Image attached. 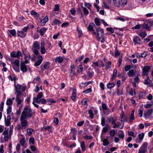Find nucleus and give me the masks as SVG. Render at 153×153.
I'll return each mask as SVG.
<instances>
[{
    "label": "nucleus",
    "mask_w": 153,
    "mask_h": 153,
    "mask_svg": "<svg viewBox=\"0 0 153 153\" xmlns=\"http://www.w3.org/2000/svg\"><path fill=\"white\" fill-rule=\"evenodd\" d=\"M34 114V111L29 108V107L27 106L24 108L21 116L27 119L28 117H31Z\"/></svg>",
    "instance_id": "f257e3e1"
},
{
    "label": "nucleus",
    "mask_w": 153,
    "mask_h": 153,
    "mask_svg": "<svg viewBox=\"0 0 153 153\" xmlns=\"http://www.w3.org/2000/svg\"><path fill=\"white\" fill-rule=\"evenodd\" d=\"M113 3L115 6L117 7H123L126 5L127 3H125L124 0H113Z\"/></svg>",
    "instance_id": "f03ea898"
},
{
    "label": "nucleus",
    "mask_w": 153,
    "mask_h": 153,
    "mask_svg": "<svg viewBox=\"0 0 153 153\" xmlns=\"http://www.w3.org/2000/svg\"><path fill=\"white\" fill-rule=\"evenodd\" d=\"M153 25V21L147 20L143 25V28L147 30H150V27Z\"/></svg>",
    "instance_id": "7ed1b4c3"
},
{
    "label": "nucleus",
    "mask_w": 153,
    "mask_h": 153,
    "mask_svg": "<svg viewBox=\"0 0 153 153\" xmlns=\"http://www.w3.org/2000/svg\"><path fill=\"white\" fill-rule=\"evenodd\" d=\"M147 146L148 143L147 142L144 143L139 149L138 153H146L147 151Z\"/></svg>",
    "instance_id": "20e7f679"
},
{
    "label": "nucleus",
    "mask_w": 153,
    "mask_h": 153,
    "mask_svg": "<svg viewBox=\"0 0 153 153\" xmlns=\"http://www.w3.org/2000/svg\"><path fill=\"white\" fill-rule=\"evenodd\" d=\"M27 119L26 118L21 116L20 118V121L21 124L23 128L25 129L28 126L27 122L26 120Z\"/></svg>",
    "instance_id": "39448f33"
},
{
    "label": "nucleus",
    "mask_w": 153,
    "mask_h": 153,
    "mask_svg": "<svg viewBox=\"0 0 153 153\" xmlns=\"http://www.w3.org/2000/svg\"><path fill=\"white\" fill-rule=\"evenodd\" d=\"M96 31L97 34V39L98 40H100L104 35L103 30L100 27H98L97 28Z\"/></svg>",
    "instance_id": "423d86ee"
},
{
    "label": "nucleus",
    "mask_w": 153,
    "mask_h": 153,
    "mask_svg": "<svg viewBox=\"0 0 153 153\" xmlns=\"http://www.w3.org/2000/svg\"><path fill=\"white\" fill-rule=\"evenodd\" d=\"M102 111L105 114L108 115L110 112H111V111L108 108L107 106L105 103L102 102Z\"/></svg>",
    "instance_id": "0eeeda50"
},
{
    "label": "nucleus",
    "mask_w": 153,
    "mask_h": 153,
    "mask_svg": "<svg viewBox=\"0 0 153 153\" xmlns=\"http://www.w3.org/2000/svg\"><path fill=\"white\" fill-rule=\"evenodd\" d=\"M22 53L20 51H18L17 52H12L10 53V56L11 57L19 58L22 56Z\"/></svg>",
    "instance_id": "6e6552de"
},
{
    "label": "nucleus",
    "mask_w": 153,
    "mask_h": 153,
    "mask_svg": "<svg viewBox=\"0 0 153 153\" xmlns=\"http://www.w3.org/2000/svg\"><path fill=\"white\" fill-rule=\"evenodd\" d=\"M150 67L149 66H145L142 69V73L144 76L148 75L150 69Z\"/></svg>",
    "instance_id": "1a4fd4ad"
},
{
    "label": "nucleus",
    "mask_w": 153,
    "mask_h": 153,
    "mask_svg": "<svg viewBox=\"0 0 153 153\" xmlns=\"http://www.w3.org/2000/svg\"><path fill=\"white\" fill-rule=\"evenodd\" d=\"M153 112V109H149L147 112H145L143 114L144 118L146 119L149 118L151 117L150 115L152 114Z\"/></svg>",
    "instance_id": "9d476101"
},
{
    "label": "nucleus",
    "mask_w": 153,
    "mask_h": 153,
    "mask_svg": "<svg viewBox=\"0 0 153 153\" xmlns=\"http://www.w3.org/2000/svg\"><path fill=\"white\" fill-rule=\"evenodd\" d=\"M37 59L38 60L36 62L34 65L35 66L39 65L43 60V58L42 55L38 56L37 57Z\"/></svg>",
    "instance_id": "9b49d317"
},
{
    "label": "nucleus",
    "mask_w": 153,
    "mask_h": 153,
    "mask_svg": "<svg viewBox=\"0 0 153 153\" xmlns=\"http://www.w3.org/2000/svg\"><path fill=\"white\" fill-rule=\"evenodd\" d=\"M15 85V89L16 93V95L21 94L22 92L20 90L22 88V86L19 84H17L16 85V84Z\"/></svg>",
    "instance_id": "f8f14e48"
},
{
    "label": "nucleus",
    "mask_w": 153,
    "mask_h": 153,
    "mask_svg": "<svg viewBox=\"0 0 153 153\" xmlns=\"http://www.w3.org/2000/svg\"><path fill=\"white\" fill-rule=\"evenodd\" d=\"M2 135H4V138L5 141H7L8 139H9L10 137V136H8V129L5 130L2 133Z\"/></svg>",
    "instance_id": "ddd939ff"
},
{
    "label": "nucleus",
    "mask_w": 153,
    "mask_h": 153,
    "mask_svg": "<svg viewBox=\"0 0 153 153\" xmlns=\"http://www.w3.org/2000/svg\"><path fill=\"white\" fill-rule=\"evenodd\" d=\"M124 124L120 123L119 122L117 121L115 124L113 126L114 128H118L120 129H122L123 127Z\"/></svg>",
    "instance_id": "4468645a"
},
{
    "label": "nucleus",
    "mask_w": 153,
    "mask_h": 153,
    "mask_svg": "<svg viewBox=\"0 0 153 153\" xmlns=\"http://www.w3.org/2000/svg\"><path fill=\"white\" fill-rule=\"evenodd\" d=\"M133 41L135 45L137 44H140L142 42L140 39L137 36H134Z\"/></svg>",
    "instance_id": "2eb2a0df"
},
{
    "label": "nucleus",
    "mask_w": 153,
    "mask_h": 153,
    "mask_svg": "<svg viewBox=\"0 0 153 153\" xmlns=\"http://www.w3.org/2000/svg\"><path fill=\"white\" fill-rule=\"evenodd\" d=\"M20 69L23 73L27 71V67L24 62L21 63L20 65Z\"/></svg>",
    "instance_id": "dca6fc26"
},
{
    "label": "nucleus",
    "mask_w": 153,
    "mask_h": 153,
    "mask_svg": "<svg viewBox=\"0 0 153 153\" xmlns=\"http://www.w3.org/2000/svg\"><path fill=\"white\" fill-rule=\"evenodd\" d=\"M21 94L16 95V97L15 99V100L17 102V105H20L22 102V100H21Z\"/></svg>",
    "instance_id": "f3484780"
},
{
    "label": "nucleus",
    "mask_w": 153,
    "mask_h": 153,
    "mask_svg": "<svg viewBox=\"0 0 153 153\" xmlns=\"http://www.w3.org/2000/svg\"><path fill=\"white\" fill-rule=\"evenodd\" d=\"M18 36L21 38H24L25 37L26 33H24L22 31H18L17 32Z\"/></svg>",
    "instance_id": "a211bd4d"
},
{
    "label": "nucleus",
    "mask_w": 153,
    "mask_h": 153,
    "mask_svg": "<svg viewBox=\"0 0 153 153\" xmlns=\"http://www.w3.org/2000/svg\"><path fill=\"white\" fill-rule=\"evenodd\" d=\"M11 118L10 115H9L7 116V119L5 117V123L6 126H9L10 125V121Z\"/></svg>",
    "instance_id": "6ab92c4d"
},
{
    "label": "nucleus",
    "mask_w": 153,
    "mask_h": 153,
    "mask_svg": "<svg viewBox=\"0 0 153 153\" xmlns=\"http://www.w3.org/2000/svg\"><path fill=\"white\" fill-rule=\"evenodd\" d=\"M73 93L71 96V98L73 100H74L76 98V90L75 89L73 88Z\"/></svg>",
    "instance_id": "aec40b11"
},
{
    "label": "nucleus",
    "mask_w": 153,
    "mask_h": 153,
    "mask_svg": "<svg viewBox=\"0 0 153 153\" xmlns=\"http://www.w3.org/2000/svg\"><path fill=\"white\" fill-rule=\"evenodd\" d=\"M111 128L110 126L108 124H106V126L104 127L102 129V133H105Z\"/></svg>",
    "instance_id": "412c9836"
},
{
    "label": "nucleus",
    "mask_w": 153,
    "mask_h": 153,
    "mask_svg": "<svg viewBox=\"0 0 153 153\" xmlns=\"http://www.w3.org/2000/svg\"><path fill=\"white\" fill-rule=\"evenodd\" d=\"M116 120L114 119L113 117L111 116L108 118V121L109 123H111V124H115L116 123Z\"/></svg>",
    "instance_id": "4be33fe9"
},
{
    "label": "nucleus",
    "mask_w": 153,
    "mask_h": 153,
    "mask_svg": "<svg viewBox=\"0 0 153 153\" xmlns=\"http://www.w3.org/2000/svg\"><path fill=\"white\" fill-rule=\"evenodd\" d=\"M47 30V28H45V27H42L41 29H40L39 31H37L38 32H39L40 33V35L41 36H43L46 32Z\"/></svg>",
    "instance_id": "5701e85b"
},
{
    "label": "nucleus",
    "mask_w": 153,
    "mask_h": 153,
    "mask_svg": "<svg viewBox=\"0 0 153 153\" xmlns=\"http://www.w3.org/2000/svg\"><path fill=\"white\" fill-rule=\"evenodd\" d=\"M48 17L46 16L42 19L41 20V22L42 23V25H45V23L48 21Z\"/></svg>",
    "instance_id": "b1692460"
},
{
    "label": "nucleus",
    "mask_w": 153,
    "mask_h": 153,
    "mask_svg": "<svg viewBox=\"0 0 153 153\" xmlns=\"http://www.w3.org/2000/svg\"><path fill=\"white\" fill-rule=\"evenodd\" d=\"M39 43L37 41H35L33 43V47L36 49H39L40 48Z\"/></svg>",
    "instance_id": "393cba45"
},
{
    "label": "nucleus",
    "mask_w": 153,
    "mask_h": 153,
    "mask_svg": "<svg viewBox=\"0 0 153 153\" xmlns=\"http://www.w3.org/2000/svg\"><path fill=\"white\" fill-rule=\"evenodd\" d=\"M20 143L21 145L23 147H25V144L26 142L25 139V137L24 135H23V137H22L20 140Z\"/></svg>",
    "instance_id": "a878e982"
},
{
    "label": "nucleus",
    "mask_w": 153,
    "mask_h": 153,
    "mask_svg": "<svg viewBox=\"0 0 153 153\" xmlns=\"http://www.w3.org/2000/svg\"><path fill=\"white\" fill-rule=\"evenodd\" d=\"M115 85V83L109 82L107 84V87L108 89H110L114 87Z\"/></svg>",
    "instance_id": "bb28decb"
},
{
    "label": "nucleus",
    "mask_w": 153,
    "mask_h": 153,
    "mask_svg": "<svg viewBox=\"0 0 153 153\" xmlns=\"http://www.w3.org/2000/svg\"><path fill=\"white\" fill-rule=\"evenodd\" d=\"M27 134L28 136H30V135L33 134L34 133V130L31 128H28L27 129Z\"/></svg>",
    "instance_id": "cd10ccee"
},
{
    "label": "nucleus",
    "mask_w": 153,
    "mask_h": 153,
    "mask_svg": "<svg viewBox=\"0 0 153 153\" xmlns=\"http://www.w3.org/2000/svg\"><path fill=\"white\" fill-rule=\"evenodd\" d=\"M50 63L49 62H46L45 64L44 65L43 68L42 67V65L41 66V69L42 70H44L45 69H46L47 68H49V67H48V66L50 65Z\"/></svg>",
    "instance_id": "c85d7f7f"
},
{
    "label": "nucleus",
    "mask_w": 153,
    "mask_h": 153,
    "mask_svg": "<svg viewBox=\"0 0 153 153\" xmlns=\"http://www.w3.org/2000/svg\"><path fill=\"white\" fill-rule=\"evenodd\" d=\"M13 101L10 98H8L7 100L6 104L7 105L10 106L12 105Z\"/></svg>",
    "instance_id": "c756f323"
},
{
    "label": "nucleus",
    "mask_w": 153,
    "mask_h": 153,
    "mask_svg": "<svg viewBox=\"0 0 153 153\" xmlns=\"http://www.w3.org/2000/svg\"><path fill=\"white\" fill-rule=\"evenodd\" d=\"M8 32L13 36L15 37L16 35V31L15 30H9Z\"/></svg>",
    "instance_id": "7c9ffc66"
},
{
    "label": "nucleus",
    "mask_w": 153,
    "mask_h": 153,
    "mask_svg": "<svg viewBox=\"0 0 153 153\" xmlns=\"http://www.w3.org/2000/svg\"><path fill=\"white\" fill-rule=\"evenodd\" d=\"M149 102H147L146 105H145L144 107L146 108H149L151 107L152 105H153V101H152L149 103Z\"/></svg>",
    "instance_id": "2f4dec72"
},
{
    "label": "nucleus",
    "mask_w": 153,
    "mask_h": 153,
    "mask_svg": "<svg viewBox=\"0 0 153 153\" xmlns=\"http://www.w3.org/2000/svg\"><path fill=\"white\" fill-rule=\"evenodd\" d=\"M30 14L31 15H33L36 17L38 18L39 16V14L34 10H33L31 11Z\"/></svg>",
    "instance_id": "473e14b6"
},
{
    "label": "nucleus",
    "mask_w": 153,
    "mask_h": 153,
    "mask_svg": "<svg viewBox=\"0 0 153 153\" xmlns=\"http://www.w3.org/2000/svg\"><path fill=\"white\" fill-rule=\"evenodd\" d=\"M149 79V77L148 76V78L145 80L144 82V84L146 85H149V87L152 86V83L151 82L150 83V82L148 81V79Z\"/></svg>",
    "instance_id": "72a5a7b5"
},
{
    "label": "nucleus",
    "mask_w": 153,
    "mask_h": 153,
    "mask_svg": "<svg viewBox=\"0 0 153 153\" xmlns=\"http://www.w3.org/2000/svg\"><path fill=\"white\" fill-rule=\"evenodd\" d=\"M117 71L116 69H115L113 71V76L112 77V80H114L116 78L117 76Z\"/></svg>",
    "instance_id": "f704fd0d"
},
{
    "label": "nucleus",
    "mask_w": 153,
    "mask_h": 153,
    "mask_svg": "<svg viewBox=\"0 0 153 153\" xmlns=\"http://www.w3.org/2000/svg\"><path fill=\"white\" fill-rule=\"evenodd\" d=\"M80 146L81 147L82 151H84L85 149V142L83 141H81L80 143Z\"/></svg>",
    "instance_id": "c9c22d12"
},
{
    "label": "nucleus",
    "mask_w": 153,
    "mask_h": 153,
    "mask_svg": "<svg viewBox=\"0 0 153 153\" xmlns=\"http://www.w3.org/2000/svg\"><path fill=\"white\" fill-rule=\"evenodd\" d=\"M95 26V25L94 23L90 24L88 27V30L89 31L92 30Z\"/></svg>",
    "instance_id": "e433bc0d"
},
{
    "label": "nucleus",
    "mask_w": 153,
    "mask_h": 153,
    "mask_svg": "<svg viewBox=\"0 0 153 153\" xmlns=\"http://www.w3.org/2000/svg\"><path fill=\"white\" fill-rule=\"evenodd\" d=\"M63 60V59L61 57H57L55 59V61L56 62H58L59 63H62Z\"/></svg>",
    "instance_id": "4c0bfd02"
},
{
    "label": "nucleus",
    "mask_w": 153,
    "mask_h": 153,
    "mask_svg": "<svg viewBox=\"0 0 153 153\" xmlns=\"http://www.w3.org/2000/svg\"><path fill=\"white\" fill-rule=\"evenodd\" d=\"M91 66L94 69H96L97 67L99 66V62H93L91 65Z\"/></svg>",
    "instance_id": "58836bf2"
},
{
    "label": "nucleus",
    "mask_w": 153,
    "mask_h": 153,
    "mask_svg": "<svg viewBox=\"0 0 153 153\" xmlns=\"http://www.w3.org/2000/svg\"><path fill=\"white\" fill-rule=\"evenodd\" d=\"M83 68L82 65L81 64L79 65L78 70L77 71L78 73H82L83 72Z\"/></svg>",
    "instance_id": "ea45409f"
},
{
    "label": "nucleus",
    "mask_w": 153,
    "mask_h": 153,
    "mask_svg": "<svg viewBox=\"0 0 153 153\" xmlns=\"http://www.w3.org/2000/svg\"><path fill=\"white\" fill-rule=\"evenodd\" d=\"M43 96V94L42 93V92H40L37 95V97H35L34 99L37 100V99H38L41 100L42 99L41 98Z\"/></svg>",
    "instance_id": "a19ab883"
},
{
    "label": "nucleus",
    "mask_w": 153,
    "mask_h": 153,
    "mask_svg": "<svg viewBox=\"0 0 153 153\" xmlns=\"http://www.w3.org/2000/svg\"><path fill=\"white\" fill-rule=\"evenodd\" d=\"M81 7L83 9V11L85 15H88L89 13L88 10L85 7H84L82 5L81 6Z\"/></svg>",
    "instance_id": "79ce46f5"
},
{
    "label": "nucleus",
    "mask_w": 153,
    "mask_h": 153,
    "mask_svg": "<svg viewBox=\"0 0 153 153\" xmlns=\"http://www.w3.org/2000/svg\"><path fill=\"white\" fill-rule=\"evenodd\" d=\"M98 62H99V66L103 67L105 66L103 60H98Z\"/></svg>",
    "instance_id": "37998d69"
},
{
    "label": "nucleus",
    "mask_w": 153,
    "mask_h": 153,
    "mask_svg": "<svg viewBox=\"0 0 153 153\" xmlns=\"http://www.w3.org/2000/svg\"><path fill=\"white\" fill-rule=\"evenodd\" d=\"M144 133H141L140 134H139L138 135V137H139V139L140 140V142H141V141L143 139L144 136Z\"/></svg>",
    "instance_id": "c03bdc74"
},
{
    "label": "nucleus",
    "mask_w": 153,
    "mask_h": 153,
    "mask_svg": "<svg viewBox=\"0 0 153 153\" xmlns=\"http://www.w3.org/2000/svg\"><path fill=\"white\" fill-rule=\"evenodd\" d=\"M117 94L118 96L121 95L123 94V91L121 89L119 88H117Z\"/></svg>",
    "instance_id": "a18cd8bd"
},
{
    "label": "nucleus",
    "mask_w": 153,
    "mask_h": 153,
    "mask_svg": "<svg viewBox=\"0 0 153 153\" xmlns=\"http://www.w3.org/2000/svg\"><path fill=\"white\" fill-rule=\"evenodd\" d=\"M103 145L104 146H106L109 144V141L106 139H104L103 140Z\"/></svg>",
    "instance_id": "49530a36"
},
{
    "label": "nucleus",
    "mask_w": 153,
    "mask_h": 153,
    "mask_svg": "<svg viewBox=\"0 0 153 153\" xmlns=\"http://www.w3.org/2000/svg\"><path fill=\"white\" fill-rule=\"evenodd\" d=\"M77 30L78 32V36L79 37H80L82 34V32L81 30H80L78 26L77 27Z\"/></svg>",
    "instance_id": "de8ad7c7"
},
{
    "label": "nucleus",
    "mask_w": 153,
    "mask_h": 153,
    "mask_svg": "<svg viewBox=\"0 0 153 153\" xmlns=\"http://www.w3.org/2000/svg\"><path fill=\"white\" fill-rule=\"evenodd\" d=\"M139 35L142 38H145L147 35L146 33L145 32L140 33Z\"/></svg>",
    "instance_id": "09e8293b"
},
{
    "label": "nucleus",
    "mask_w": 153,
    "mask_h": 153,
    "mask_svg": "<svg viewBox=\"0 0 153 153\" xmlns=\"http://www.w3.org/2000/svg\"><path fill=\"white\" fill-rule=\"evenodd\" d=\"M120 131L121 132V133L119 134L118 135V136L120 138L123 139L125 136L122 130H120Z\"/></svg>",
    "instance_id": "8fccbe9b"
},
{
    "label": "nucleus",
    "mask_w": 153,
    "mask_h": 153,
    "mask_svg": "<svg viewBox=\"0 0 153 153\" xmlns=\"http://www.w3.org/2000/svg\"><path fill=\"white\" fill-rule=\"evenodd\" d=\"M88 114H90L89 117L91 119H93L94 117V114L92 111L91 110H88Z\"/></svg>",
    "instance_id": "3c124183"
},
{
    "label": "nucleus",
    "mask_w": 153,
    "mask_h": 153,
    "mask_svg": "<svg viewBox=\"0 0 153 153\" xmlns=\"http://www.w3.org/2000/svg\"><path fill=\"white\" fill-rule=\"evenodd\" d=\"M111 65V62L110 61H108L106 64L105 69L106 70H108L110 68V65Z\"/></svg>",
    "instance_id": "603ef678"
},
{
    "label": "nucleus",
    "mask_w": 153,
    "mask_h": 153,
    "mask_svg": "<svg viewBox=\"0 0 153 153\" xmlns=\"http://www.w3.org/2000/svg\"><path fill=\"white\" fill-rule=\"evenodd\" d=\"M12 63L14 65L18 66L19 63V61L17 59H16Z\"/></svg>",
    "instance_id": "864d4df0"
},
{
    "label": "nucleus",
    "mask_w": 153,
    "mask_h": 153,
    "mask_svg": "<svg viewBox=\"0 0 153 153\" xmlns=\"http://www.w3.org/2000/svg\"><path fill=\"white\" fill-rule=\"evenodd\" d=\"M94 22L97 25L99 26L100 25V22L99 19L98 18H95Z\"/></svg>",
    "instance_id": "5fc2aeb1"
},
{
    "label": "nucleus",
    "mask_w": 153,
    "mask_h": 153,
    "mask_svg": "<svg viewBox=\"0 0 153 153\" xmlns=\"http://www.w3.org/2000/svg\"><path fill=\"white\" fill-rule=\"evenodd\" d=\"M53 22L55 24V25H59L60 23H61V22L58 20V19H55L53 21Z\"/></svg>",
    "instance_id": "6e6d98bb"
},
{
    "label": "nucleus",
    "mask_w": 153,
    "mask_h": 153,
    "mask_svg": "<svg viewBox=\"0 0 153 153\" xmlns=\"http://www.w3.org/2000/svg\"><path fill=\"white\" fill-rule=\"evenodd\" d=\"M52 127V126H48L47 127H44L42 128L41 130H48L49 131L51 130V128Z\"/></svg>",
    "instance_id": "4d7b16f0"
},
{
    "label": "nucleus",
    "mask_w": 153,
    "mask_h": 153,
    "mask_svg": "<svg viewBox=\"0 0 153 153\" xmlns=\"http://www.w3.org/2000/svg\"><path fill=\"white\" fill-rule=\"evenodd\" d=\"M134 74V70L132 69L130 70L127 73L128 75L130 76H133Z\"/></svg>",
    "instance_id": "13d9d810"
},
{
    "label": "nucleus",
    "mask_w": 153,
    "mask_h": 153,
    "mask_svg": "<svg viewBox=\"0 0 153 153\" xmlns=\"http://www.w3.org/2000/svg\"><path fill=\"white\" fill-rule=\"evenodd\" d=\"M92 91V89L91 88H88L86 90H84L82 92L83 93H85V94H88L90 93Z\"/></svg>",
    "instance_id": "bf43d9fd"
},
{
    "label": "nucleus",
    "mask_w": 153,
    "mask_h": 153,
    "mask_svg": "<svg viewBox=\"0 0 153 153\" xmlns=\"http://www.w3.org/2000/svg\"><path fill=\"white\" fill-rule=\"evenodd\" d=\"M115 134V132L114 130L112 129L110 131V135L111 136H114Z\"/></svg>",
    "instance_id": "052dcab7"
},
{
    "label": "nucleus",
    "mask_w": 153,
    "mask_h": 153,
    "mask_svg": "<svg viewBox=\"0 0 153 153\" xmlns=\"http://www.w3.org/2000/svg\"><path fill=\"white\" fill-rule=\"evenodd\" d=\"M29 143H32V145L34 144V139L33 137H30L29 139Z\"/></svg>",
    "instance_id": "680f3d73"
},
{
    "label": "nucleus",
    "mask_w": 153,
    "mask_h": 153,
    "mask_svg": "<svg viewBox=\"0 0 153 153\" xmlns=\"http://www.w3.org/2000/svg\"><path fill=\"white\" fill-rule=\"evenodd\" d=\"M12 111V108L10 106H8L7 107V114H10Z\"/></svg>",
    "instance_id": "e2e57ef3"
},
{
    "label": "nucleus",
    "mask_w": 153,
    "mask_h": 153,
    "mask_svg": "<svg viewBox=\"0 0 153 153\" xmlns=\"http://www.w3.org/2000/svg\"><path fill=\"white\" fill-rule=\"evenodd\" d=\"M134 114H131V116L129 118V121L130 122H132L134 119Z\"/></svg>",
    "instance_id": "0e129e2a"
},
{
    "label": "nucleus",
    "mask_w": 153,
    "mask_h": 153,
    "mask_svg": "<svg viewBox=\"0 0 153 153\" xmlns=\"http://www.w3.org/2000/svg\"><path fill=\"white\" fill-rule=\"evenodd\" d=\"M106 30L108 31H110L111 33H113L114 32V30L112 27H107L106 28Z\"/></svg>",
    "instance_id": "69168bd1"
},
{
    "label": "nucleus",
    "mask_w": 153,
    "mask_h": 153,
    "mask_svg": "<svg viewBox=\"0 0 153 153\" xmlns=\"http://www.w3.org/2000/svg\"><path fill=\"white\" fill-rule=\"evenodd\" d=\"M100 86L102 90H104L105 89V85L102 82H101L100 83Z\"/></svg>",
    "instance_id": "338daca9"
},
{
    "label": "nucleus",
    "mask_w": 153,
    "mask_h": 153,
    "mask_svg": "<svg viewBox=\"0 0 153 153\" xmlns=\"http://www.w3.org/2000/svg\"><path fill=\"white\" fill-rule=\"evenodd\" d=\"M71 132L72 133V134L74 135H76L77 133V130L75 128L74 129H71Z\"/></svg>",
    "instance_id": "774afa93"
}]
</instances>
